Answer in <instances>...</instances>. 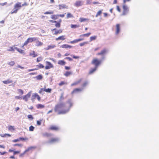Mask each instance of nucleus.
Wrapping results in <instances>:
<instances>
[{"label": "nucleus", "instance_id": "nucleus-38", "mask_svg": "<svg viewBox=\"0 0 159 159\" xmlns=\"http://www.w3.org/2000/svg\"><path fill=\"white\" fill-rule=\"evenodd\" d=\"M79 26V25H77L71 24V27L73 28H76L78 27Z\"/></svg>", "mask_w": 159, "mask_h": 159}, {"label": "nucleus", "instance_id": "nucleus-13", "mask_svg": "<svg viewBox=\"0 0 159 159\" xmlns=\"http://www.w3.org/2000/svg\"><path fill=\"white\" fill-rule=\"evenodd\" d=\"M106 50L105 49H104L103 50H102L100 52L98 53L97 54V55H104L106 53Z\"/></svg>", "mask_w": 159, "mask_h": 159}, {"label": "nucleus", "instance_id": "nucleus-24", "mask_svg": "<svg viewBox=\"0 0 159 159\" xmlns=\"http://www.w3.org/2000/svg\"><path fill=\"white\" fill-rule=\"evenodd\" d=\"M44 105H42L41 104H39L37 105V107L38 109L42 108L44 107Z\"/></svg>", "mask_w": 159, "mask_h": 159}, {"label": "nucleus", "instance_id": "nucleus-1", "mask_svg": "<svg viewBox=\"0 0 159 159\" xmlns=\"http://www.w3.org/2000/svg\"><path fill=\"white\" fill-rule=\"evenodd\" d=\"M66 103H69V107L68 109L66 110H60L57 111L58 114H64L67 113L70 110V107L73 106V104L71 102V99L68 100L66 102Z\"/></svg>", "mask_w": 159, "mask_h": 159}, {"label": "nucleus", "instance_id": "nucleus-15", "mask_svg": "<svg viewBox=\"0 0 159 159\" xmlns=\"http://www.w3.org/2000/svg\"><path fill=\"white\" fill-rule=\"evenodd\" d=\"M58 63L60 65L63 66L65 65L66 62L64 60H61L59 61Z\"/></svg>", "mask_w": 159, "mask_h": 159}, {"label": "nucleus", "instance_id": "nucleus-19", "mask_svg": "<svg viewBox=\"0 0 159 159\" xmlns=\"http://www.w3.org/2000/svg\"><path fill=\"white\" fill-rule=\"evenodd\" d=\"M55 47H56L55 45H48L46 49L47 50H48L50 49L53 48Z\"/></svg>", "mask_w": 159, "mask_h": 159}, {"label": "nucleus", "instance_id": "nucleus-44", "mask_svg": "<svg viewBox=\"0 0 159 159\" xmlns=\"http://www.w3.org/2000/svg\"><path fill=\"white\" fill-rule=\"evenodd\" d=\"M88 42H84L83 43H80V46L82 47V46H84V45L85 44H88Z\"/></svg>", "mask_w": 159, "mask_h": 159}, {"label": "nucleus", "instance_id": "nucleus-64", "mask_svg": "<svg viewBox=\"0 0 159 159\" xmlns=\"http://www.w3.org/2000/svg\"><path fill=\"white\" fill-rule=\"evenodd\" d=\"M88 83L87 82H85L82 85V86L83 87H85L87 84Z\"/></svg>", "mask_w": 159, "mask_h": 159}, {"label": "nucleus", "instance_id": "nucleus-36", "mask_svg": "<svg viewBox=\"0 0 159 159\" xmlns=\"http://www.w3.org/2000/svg\"><path fill=\"white\" fill-rule=\"evenodd\" d=\"M97 38V36H94L90 37V41L95 40Z\"/></svg>", "mask_w": 159, "mask_h": 159}, {"label": "nucleus", "instance_id": "nucleus-27", "mask_svg": "<svg viewBox=\"0 0 159 159\" xmlns=\"http://www.w3.org/2000/svg\"><path fill=\"white\" fill-rule=\"evenodd\" d=\"M81 81V80H79L78 81L75 82L71 84V86H73L74 85H76L77 84H78V83H80V81Z\"/></svg>", "mask_w": 159, "mask_h": 159}, {"label": "nucleus", "instance_id": "nucleus-12", "mask_svg": "<svg viewBox=\"0 0 159 159\" xmlns=\"http://www.w3.org/2000/svg\"><path fill=\"white\" fill-rule=\"evenodd\" d=\"M52 30H55L54 34L56 35L57 34L59 33H61L62 32V30L61 29H60L58 30L56 28L52 29Z\"/></svg>", "mask_w": 159, "mask_h": 159}, {"label": "nucleus", "instance_id": "nucleus-3", "mask_svg": "<svg viewBox=\"0 0 159 159\" xmlns=\"http://www.w3.org/2000/svg\"><path fill=\"white\" fill-rule=\"evenodd\" d=\"M21 7V3L20 2H18L16 3L14 6V8L13 9H15L13 11H11V14L13 13H16L19 10Z\"/></svg>", "mask_w": 159, "mask_h": 159}, {"label": "nucleus", "instance_id": "nucleus-40", "mask_svg": "<svg viewBox=\"0 0 159 159\" xmlns=\"http://www.w3.org/2000/svg\"><path fill=\"white\" fill-rule=\"evenodd\" d=\"M34 127L32 125L30 126L29 127V131H34Z\"/></svg>", "mask_w": 159, "mask_h": 159}, {"label": "nucleus", "instance_id": "nucleus-37", "mask_svg": "<svg viewBox=\"0 0 159 159\" xmlns=\"http://www.w3.org/2000/svg\"><path fill=\"white\" fill-rule=\"evenodd\" d=\"M56 24L55 25V26L57 28H59L61 26V24L57 21V22L55 23Z\"/></svg>", "mask_w": 159, "mask_h": 159}, {"label": "nucleus", "instance_id": "nucleus-17", "mask_svg": "<svg viewBox=\"0 0 159 159\" xmlns=\"http://www.w3.org/2000/svg\"><path fill=\"white\" fill-rule=\"evenodd\" d=\"M12 80H4L2 81V82L5 84H7L11 83H12Z\"/></svg>", "mask_w": 159, "mask_h": 159}, {"label": "nucleus", "instance_id": "nucleus-29", "mask_svg": "<svg viewBox=\"0 0 159 159\" xmlns=\"http://www.w3.org/2000/svg\"><path fill=\"white\" fill-rule=\"evenodd\" d=\"M50 129L52 130H57L58 129V128L55 126H52L50 128Z\"/></svg>", "mask_w": 159, "mask_h": 159}, {"label": "nucleus", "instance_id": "nucleus-18", "mask_svg": "<svg viewBox=\"0 0 159 159\" xmlns=\"http://www.w3.org/2000/svg\"><path fill=\"white\" fill-rule=\"evenodd\" d=\"M64 36L63 35L60 36L58 38H56V41H58L60 40H63L65 39V38H64Z\"/></svg>", "mask_w": 159, "mask_h": 159}, {"label": "nucleus", "instance_id": "nucleus-32", "mask_svg": "<svg viewBox=\"0 0 159 159\" xmlns=\"http://www.w3.org/2000/svg\"><path fill=\"white\" fill-rule=\"evenodd\" d=\"M36 66L38 67L39 68H43L44 67V66L41 63H39L38 65Z\"/></svg>", "mask_w": 159, "mask_h": 159}, {"label": "nucleus", "instance_id": "nucleus-49", "mask_svg": "<svg viewBox=\"0 0 159 159\" xmlns=\"http://www.w3.org/2000/svg\"><path fill=\"white\" fill-rule=\"evenodd\" d=\"M13 146H18L21 147L22 146V145L21 144L16 143V144H13Z\"/></svg>", "mask_w": 159, "mask_h": 159}, {"label": "nucleus", "instance_id": "nucleus-25", "mask_svg": "<svg viewBox=\"0 0 159 159\" xmlns=\"http://www.w3.org/2000/svg\"><path fill=\"white\" fill-rule=\"evenodd\" d=\"M91 33H89L87 34H84L82 35H80V37H83V36H85V37H88L91 34Z\"/></svg>", "mask_w": 159, "mask_h": 159}, {"label": "nucleus", "instance_id": "nucleus-2", "mask_svg": "<svg viewBox=\"0 0 159 159\" xmlns=\"http://www.w3.org/2000/svg\"><path fill=\"white\" fill-rule=\"evenodd\" d=\"M66 107V103L61 102L56 105L54 108V111L55 112H57L59 111V109Z\"/></svg>", "mask_w": 159, "mask_h": 159}, {"label": "nucleus", "instance_id": "nucleus-51", "mask_svg": "<svg viewBox=\"0 0 159 159\" xmlns=\"http://www.w3.org/2000/svg\"><path fill=\"white\" fill-rule=\"evenodd\" d=\"M42 121V120H37V124L38 125H40L41 124V122Z\"/></svg>", "mask_w": 159, "mask_h": 159}, {"label": "nucleus", "instance_id": "nucleus-55", "mask_svg": "<svg viewBox=\"0 0 159 159\" xmlns=\"http://www.w3.org/2000/svg\"><path fill=\"white\" fill-rule=\"evenodd\" d=\"M65 84V82L64 81H61L59 84V85L60 86H61Z\"/></svg>", "mask_w": 159, "mask_h": 159}, {"label": "nucleus", "instance_id": "nucleus-58", "mask_svg": "<svg viewBox=\"0 0 159 159\" xmlns=\"http://www.w3.org/2000/svg\"><path fill=\"white\" fill-rule=\"evenodd\" d=\"M20 141V139L19 138V139H15L14 140H13L12 141V142H14V143H16V142H18Z\"/></svg>", "mask_w": 159, "mask_h": 159}, {"label": "nucleus", "instance_id": "nucleus-9", "mask_svg": "<svg viewBox=\"0 0 159 159\" xmlns=\"http://www.w3.org/2000/svg\"><path fill=\"white\" fill-rule=\"evenodd\" d=\"M84 39L83 38H80L78 39H76L72 41H70V43L71 44H73L75 43H78L79 42L83 40Z\"/></svg>", "mask_w": 159, "mask_h": 159}, {"label": "nucleus", "instance_id": "nucleus-50", "mask_svg": "<svg viewBox=\"0 0 159 159\" xmlns=\"http://www.w3.org/2000/svg\"><path fill=\"white\" fill-rule=\"evenodd\" d=\"M15 64V62L14 61H12L11 62H10L8 64L10 65V66H12L14 65Z\"/></svg>", "mask_w": 159, "mask_h": 159}, {"label": "nucleus", "instance_id": "nucleus-26", "mask_svg": "<svg viewBox=\"0 0 159 159\" xmlns=\"http://www.w3.org/2000/svg\"><path fill=\"white\" fill-rule=\"evenodd\" d=\"M59 9H63L65 8H66V5H64V4H62V5H59Z\"/></svg>", "mask_w": 159, "mask_h": 159}, {"label": "nucleus", "instance_id": "nucleus-57", "mask_svg": "<svg viewBox=\"0 0 159 159\" xmlns=\"http://www.w3.org/2000/svg\"><path fill=\"white\" fill-rule=\"evenodd\" d=\"M65 59H68L69 61H73L72 59L69 57H66L65 58Z\"/></svg>", "mask_w": 159, "mask_h": 159}, {"label": "nucleus", "instance_id": "nucleus-62", "mask_svg": "<svg viewBox=\"0 0 159 159\" xmlns=\"http://www.w3.org/2000/svg\"><path fill=\"white\" fill-rule=\"evenodd\" d=\"M29 43V41L27 39V40L24 43V46L26 45H27Z\"/></svg>", "mask_w": 159, "mask_h": 159}, {"label": "nucleus", "instance_id": "nucleus-60", "mask_svg": "<svg viewBox=\"0 0 159 159\" xmlns=\"http://www.w3.org/2000/svg\"><path fill=\"white\" fill-rule=\"evenodd\" d=\"M105 58V57L104 56V55H102V57L101 58V60H100V61H101V62L103 61Z\"/></svg>", "mask_w": 159, "mask_h": 159}, {"label": "nucleus", "instance_id": "nucleus-53", "mask_svg": "<svg viewBox=\"0 0 159 159\" xmlns=\"http://www.w3.org/2000/svg\"><path fill=\"white\" fill-rule=\"evenodd\" d=\"M35 98H36V96H35V93H34V95H33L32 96V97H31V100L32 101H34Z\"/></svg>", "mask_w": 159, "mask_h": 159}, {"label": "nucleus", "instance_id": "nucleus-4", "mask_svg": "<svg viewBox=\"0 0 159 159\" xmlns=\"http://www.w3.org/2000/svg\"><path fill=\"white\" fill-rule=\"evenodd\" d=\"M101 61L98 60L97 59H93L92 62V63L94 64L95 65V67L97 68L98 66L101 64Z\"/></svg>", "mask_w": 159, "mask_h": 159}, {"label": "nucleus", "instance_id": "nucleus-35", "mask_svg": "<svg viewBox=\"0 0 159 159\" xmlns=\"http://www.w3.org/2000/svg\"><path fill=\"white\" fill-rule=\"evenodd\" d=\"M71 74V72L70 71H66L64 75L66 77L69 76Z\"/></svg>", "mask_w": 159, "mask_h": 159}, {"label": "nucleus", "instance_id": "nucleus-56", "mask_svg": "<svg viewBox=\"0 0 159 159\" xmlns=\"http://www.w3.org/2000/svg\"><path fill=\"white\" fill-rule=\"evenodd\" d=\"M20 140H27L28 139L27 138H24L23 137H20L19 138Z\"/></svg>", "mask_w": 159, "mask_h": 159}, {"label": "nucleus", "instance_id": "nucleus-10", "mask_svg": "<svg viewBox=\"0 0 159 159\" xmlns=\"http://www.w3.org/2000/svg\"><path fill=\"white\" fill-rule=\"evenodd\" d=\"M37 38L33 37V38H29L27 39L28 40L29 43H31L34 41H35L38 40Z\"/></svg>", "mask_w": 159, "mask_h": 159}, {"label": "nucleus", "instance_id": "nucleus-41", "mask_svg": "<svg viewBox=\"0 0 159 159\" xmlns=\"http://www.w3.org/2000/svg\"><path fill=\"white\" fill-rule=\"evenodd\" d=\"M53 13V11H46L44 13L45 14H51Z\"/></svg>", "mask_w": 159, "mask_h": 159}, {"label": "nucleus", "instance_id": "nucleus-34", "mask_svg": "<svg viewBox=\"0 0 159 159\" xmlns=\"http://www.w3.org/2000/svg\"><path fill=\"white\" fill-rule=\"evenodd\" d=\"M36 148V147L35 146H31L30 147H29L27 149V151H29L30 150Z\"/></svg>", "mask_w": 159, "mask_h": 159}, {"label": "nucleus", "instance_id": "nucleus-5", "mask_svg": "<svg viewBox=\"0 0 159 159\" xmlns=\"http://www.w3.org/2000/svg\"><path fill=\"white\" fill-rule=\"evenodd\" d=\"M46 65L45 67L46 69H49L50 68L53 67V65L50 62L48 61H46Z\"/></svg>", "mask_w": 159, "mask_h": 159}, {"label": "nucleus", "instance_id": "nucleus-30", "mask_svg": "<svg viewBox=\"0 0 159 159\" xmlns=\"http://www.w3.org/2000/svg\"><path fill=\"white\" fill-rule=\"evenodd\" d=\"M102 10H100L99 11H98L95 16V17H97L98 16L102 14Z\"/></svg>", "mask_w": 159, "mask_h": 159}, {"label": "nucleus", "instance_id": "nucleus-28", "mask_svg": "<svg viewBox=\"0 0 159 159\" xmlns=\"http://www.w3.org/2000/svg\"><path fill=\"white\" fill-rule=\"evenodd\" d=\"M75 5L77 7H79L81 5V2L80 1H77L75 3Z\"/></svg>", "mask_w": 159, "mask_h": 159}, {"label": "nucleus", "instance_id": "nucleus-22", "mask_svg": "<svg viewBox=\"0 0 159 159\" xmlns=\"http://www.w3.org/2000/svg\"><path fill=\"white\" fill-rule=\"evenodd\" d=\"M37 80H40L42 79L43 78V76L41 75H38L36 76L35 77Z\"/></svg>", "mask_w": 159, "mask_h": 159}, {"label": "nucleus", "instance_id": "nucleus-43", "mask_svg": "<svg viewBox=\"0 0 159 159\" xmlns=\"http://www.w3.org/2000/svg\"><path fill=\"white\" fill-rule=\"evenodd\" d=\"M28 118L30 120H32L34 118L31 115H28Z\"/></svg>", "mask_w": 159, "mask_h": 159}, {"label": "nucleus", "instance_id": "nucleus-46", "mask_svg": "<svg viewBox=\"0 0 159 159\" xmlns=\"http://www.w3.org/2000/svg\"><path fill=\"white\" fill-rule=\"evenodd\" d=\"M61 47L63 48H68L67 44H63L61 46Z\"/></svg>", "mask_w": 159, "mask_h": 159}, {"label": "nucleus", "instance_id": "nucleus-59", "mask_svg": "<svg viewBox=\"0 0 159 159\" xmlns=\"http://www.w3.org/2000/svg\"><path fill=\"white\" fill-rule=\"evenodd\" d=\"M8 129L9 130H14V127L13 126H11V125H10L9 126V128H8Z\"/></svg>", "mask_w": 159, "mask_h": 159}, {"label": "nucleus", "instance_id": "nucleus-11", "mask_svg": "<svg viewBox=\"0 0 159 159\" xmlns=\"http://www.w3.org/2000/svg\"><path fill=\"white\" fill-rule=\"evenodd\" d=\"M116 34H118L120 32V25L119 24H117L116 25Z\"/></svg>", "mask_w": 159, "mask_h": 159}, {"label": "nucleus", "instance_id": "nucleus-23", "mask_svg": "<svg viewBox=\"0 0 159 159\" xmlns=\"http://www.w3.org/2000/svg\"><path fill=\"white\" fill-rule=\"evenodd\" d=\"M57 15H52L51 16V18L53 20H57V16H58Z\"/></svg>", "mask_w": 159, "mask_h": 159}, {"label": "nucleus", "instance_id": "nucleus-47", "mask_svg": "<svg viewBox=\"0 0 159 159\" xmlns=\"http://www.w3.org/2000/svg\"><path fill=\"white\" fill-rule=\"evenodd\" d=\"M42 60V58L41 57H38L37 59V62H39Z\"/></svg>", "mask_w": 159, "mask_h": 159}, {"label": "nucleus", "instance_id": "nucleus-14", "mask_svg": "<svg viewBox=\"0 0 159 159\" xmlns=\"http://www.w3.org/2000/svg\"><path fill=\"white\" fill-rule=\"evenodd\" d=\"M41 90H43V91L48 93H50L52 91V89L50 88H41Z\"/></svg>", "mask_w": 159, "mask_h": 159}, {"label": "nucleus", "instance_id": "nucleus-48", "mask_svg": "<svg viewBox=\"0 0 159 159\" xmlns=\"http://www.w3.org/2000/svg\"><path fill=\"white\" fill-rule=\"evenodd\" d=\"M63 93H62L61 94L60 98L59 99V101L60 102H61L62 99H63L64 98L63 97Z\"/></svg>", "mask_w": 159, "mask_h": 159}, {"label": "nucleus", "instance_id": "nucleus-6", "mask_svg": "<svg viewBox=\"0 0 159 159\" xmlns=\"http://www.w3.org/2000/svg\"><path fill=\"white\" fill-rule=\"evenodd\" d=\"M31 92H30L28 94L25 95L23 98V99L25 101L27 102L28 100V98H30L31 96Z\"/></svg>", "mask_w": 159, "mask_h": 159}, {"label": "nucleus", "instance_id": "nucleus-16", "mask_svg": "<svg viewBox=\"0 0 159 159\" xmlns=\"http://www.w3.org/2000/svg\"><path fill=\"white\" fill-rule=\"evenodd\" d=\"M82 90V89L80 88H76L74 89L71 92L72 94H73L74 93L80 91Z\"/></svg>", "mask_w": 159, "mask_h": 159}, {"label": "nucleus", "instance_id": "nucleus-7", "mask_svg": "<svg viewBox=\"0 0 159 159\" xmlns=\"http://www.w3.org/2000/svg\"><path fill=\"white\" fill-rule=\"evenodd\" d=\"M123 11L122 15H125L126 14V13H127V12L128 11L129 9L128 7H127V6H126L125 5H123Z\"/></svg>", "mask_w": 159, "mask_h": 159}, {"label": "nucleus", "instance_id": "nucleus-31", "mask_svg": "<svg viewBox=\"0 0 159 159\" xmlns=\"http://www.w3.org/2000/svg\"><path fill=\"white\" fill-rule=\"evenodd\" d=\"M43 43H42L41 42H40L39 41H38L37 42V44L36 45V46H41L43 45Z\"/></svg>", "mask_w": 159, "mask_h": 159}, {"label": "nucleus", "instance_id": "nucleus-21", "mask_svg": "<svg viewBox=\"0 0 159 159\" xmlns=\"http://www.w3.org/2000/svg\"><path fill=\"white\" fill-rule=\"evenodd\" d=\"M97 69V68H96V67H95L94 68L91 69L90 71L89 72V74H92L93 72H94V71H95Z\"/></svg>", "mask_w": 159, "mask_h": 159}, {"label": "nucleus", "instance_id": "nucleus-33", "mask_svg": "<svg viewBox=\"0 0 159 159\" xmlns=\"http://www.w3.org/2000/svg\"><path fill=\"white\" fill-rule=\"evenodd\" d=\"M73 16L70 13H68L67 14V18H73Z\"/></svg>", "mask_w": 159, "mask_h": 159}, {"label": "nucleus", "instance_id": "nucleus-39", "mask_svg": "<svg viewBox=\"0 0 159 159\" xmlns=\"http://www.w3.org/2000/svg\"><path fill=\"white\" fill-rule=\"evenodd\" d=\"M15 47H10V48L8 50V51H15Z\"/></svg>", "mask_w": 159, "mask_h": 159}, {"label": "nucleus", "instance_id": "nucleus-61", "mask_svg": "<svg viewBox=\"0 0 159 159\" xmlns=\"http://www.w3.org/2000/svg\"><path fill=\"white\" fill-rule=\"evenodd\" d=\"M20 152L19 151H14L13 152V154L14 155H15L17 154H18L20 153Z\"/></svg>", "mask_w": 159, "mask_h": 159}, {"label": "nucleus", "instance_id": "nucleus-8", "mask_svg": "<svg viewBox=\"0 0 159 159\" xmlns=\"http://www.w3.org/2000/svg\"><path fill=\"white\" fill-rule=\"evenodd\" d=\"M59 140L58 138L52 139L50 140H49L48 143H56L58 142Z\"/></svg>", "mask_w": 159, "mask_h": 159}, {"label": "nucleus", "instance_id": "nucleus-54", "mask_svg": "<svg viewBox=\"0 0 159 159\" xmlns=\"http://www.w3.org/2000/svg\"><path fill=\"white\" fill-rule=\"evenodd\" d=\"M16 99H23L22 97H20V96H16L15 97Z\"/></svg>", "mask_w": 159, "mask_h": 159}, {"label": "nucleus", "instance_id": "nucleus-42", "mask_svg": "<svg viewBox=\"0 0 159 159\" xmlns=\"http://www.w3.org/2000/svg\"><path fill=\"white\" fill-rule=\"evenodd\" d=\"M87 20L86 19L84 18H80L79 21L80 22H84V21H86V20Z\"/></svg>", "mask_w": 159, "mask_h": 159}, {"label": "nucleus", "instance_id": "nucleus-52", "mask_svg": "<svg viewBox=\"0 0 159 159\" xmlns=\"http://www.w3.org/2000/svg\"><path fill=\"white\" fill-rule=\"evenodd\" d=\"M18 92L20 94H21V95H22L24 93L23 91L21 89H19L18 90Z\"/></svg>", "mask_w": 159, "mask_h": 159}, {"label": "nucleus", "instance_id": "nucleus-20", "mask_svg": "<svg viewBox=\"0 0 159 159\" xmlns=\"http://www.w3.org/2000/svg\"><path fill=\"white\" fill-rule=\"evenodd\" d=\"M15 49L20 53L24 54V51L21 49H19L17 48H15Z\"/></svg>", "mask_w": 159, "mask_h": 159}, {"label": "nucleus", "instance_id": "nucleus-45", "mask_svg": "<svg viewBox=\"0 0 159 159\" xmlns=\"http://www.w3.org/2000/svg\"><path fill=\"white\" fill-rule=\"evenodd\" d=\"M35 96H36V98H37L38 100L39 101L40 100V97H39V96L38 94L37 93H35Z\"/></svg>", "mask_w": 159, "mask_h": 159}, {"label": "nucleus", "instance_id": "nucleus-63", "mask_svg": "<svg viewBox=\"0 0 159 159\" xmlns=\"http://www.w3.org/2000/svg\"><path fill=\"white\" fill-rule=\"evenodd\" d=\"M7 4V2H5L4 3H0V5L2 6H4L5 5H6Z\"/></svg>", "mask_w": 159, "mask_h": 159}]
</instances>
